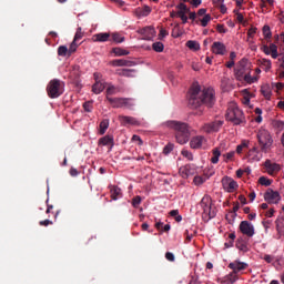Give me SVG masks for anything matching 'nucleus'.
Instances as JSON below:
<instances>
[{"mask_svg":"<svg viewBox=\"0 0 284 284\" xmlns=\"http://www.w3.org/2000/svg\"><path fill=\"white\" fill-rule=\"evenodd\" d=\"M165 125L170 130H174L176 142L180 143V145H185V143L190 141V128L185 122L171 120L168 121Z\"/></svg>","mask_w":284,"mask_h":284,"instance_id":"nucleus-2","label":"nucleus"},{"mask_svg":"<svg viewBox=\"0 0 284 284\" xmlns=\"http://www.w3.org/2000/svg\"><path fill=\"white\" fill-rule=\"evenodd\" d=\"M141 201H142V199L139 195L133 197V200H132L133 207H139V205H141Z\"/></svg>","mask_w":284,"mask_h":284,"instance_id":"nucleus-56","label":"nucleus"},{"mask_svg":"<svg viewBox=\"0 0 284 284\" xmlns=\"http://www.w3.org/2000/svg\"><path fill=\"white\" fill-rule=\"evenodd\" d=\"M83 108L85 112H92V102H85Z\"/></svg>","mask_w":284,"mask_h":284,"instance_id":"nucleus-62","label":"nucleus"},{"mask_svg":"<svg viewBox=\"0 0 284 284\" xmlns=\"http://www.w3.org/2000/svg\"><path fill=\"white\" fill-rule=\"evenodd\" d=\"M112 65H114L115 68H123V67L128 65V60H123V59L113 60Z\"/></svg>","mask_w":284,"mask_h":284,"instance_id":"nucleus-46","label":"nucleus"},{"mask_svg":"<svg viewBox=\"0 0 284 284\" xmlns=\"http://www.w3.org/2000/svg\"><path fill=\"white\" fill-rule=\"evenodd\" d=\"M112 41L115 43H123L125 41V37H123L121 33H112Z\"/></svg>","mask_w":284,"mask_h":284,"instance_id":"nucleus-41","label":"nucleus"},{"mask_svg":"<svg viewBox=\"0 0 284 284\" xmlns=\"http://www.w3.org/2000/svg\"><path fill=\"white\" fill-rule=\"evenodd\" d=\"M131 141L135 143L136 145H143V140L139 135H133Z\"/></svg>","mask_w":284,"mask_h":284,"instance_id":"nucleus-52","label":"nucleus"},{"mask_svg":"<svg viewBox=\"0 0 284 284\" xmlns=\"http://www.w3.org/2000/svg\"><path fill=\"white\" fill-rule=\"evenodd\" d=\"M229 267L234 272V274H239V272L247 270V263L241 262L240 260H235L229 264Z\"/></svg>","mask_w":284,"mask_h":284,"instance_id":"nucleus-16","label":"nucleus"},{"mask_svg":"<svg viewBox=\"0 0 284 284\" xmlns=\"http://www.w3.org/2000/svg\"><path fill=\"white\" fill-rule=\"evenodd\" d=\"M236 152L230 151L227 153L222 154V158L224 159V163H230V161H234Z\"/></svg>","mask_w":284,"mask_h":284,"instance_id":"nucleus-37","label":"nucleus"},{"mask_svg":"<svg viewBox=\"0 0 284 284\" xmlns=\"http://www.w3.org/2000/svg\"><path fill=\"white\" fill-rule=\"evenodd\" d=\"M276 229L278 234L284 235V217H280L276 220Z\"/></svg>","mask_w":284,"mask_h":284,"instance_id":"nucleus-38","label":"nucleus"},{"mask_svg":"<svg viewBox=\"0 0 284 284\" xmlns=\"http://www.w3.org/2000/svg\"><path fill=\"white\" fill-rule=\"evenodd\" d=\"M178 17L181 18L182 23H187V14L190 12V8L185 3H180L176 6Z\"/></svg>","mask_w":284,"mask_h":284,"instance_id":"nucleus-15","label":"nucleus"},{"mask_svg":"<svg viewBox=\"0 0 284 284\" xmlns=\"http://www.w3.org/2000/svg\"><path fill=\"white\" fill-rule=\"evenodd\" d=\"M139 17H148L150 12H152V8H150L149 6H144L142 9H139Z\"/></svg>","mask_w":284,"mask_h":284,"instance_id":"nucleus-44","label":"nucleus"},{"mask_svg":"<svg viewBox=\"0 0 284 284\" xmlns=\"http://www.w3.org/2000/svg\"><path fill=\"white\" fill-rule=\"evenodd\" d=\"M257 141L261 145L262 152H267L274 143V140L272 139V134H270V131H267L265 129L258 130Z\"/></svg>","mask_w":284,"mask_h":284,"instance_id":"nucleus-4","label":"nucleus"},{"mask_svg":"<svg viewBox=\"0 0 284 284\" xmlns=\"http://www.w3.org/2000/svg\"><path fill=\"white\" fill-rule=\"evenodd\" d=\"M262 95L266 101L272 99V87L270 84H263L261 88Z\"/></svg>","mask_w":284,"mask_h":284,"instance_id":"nucleus-25","label":"nucleus"},{"mask_svg":"<svg viewBox=\"0 0 284 284\" xmlns=\"http://www.w3.org/2000/svg\"><path fill=\"white\" fill-rule=\"evenodd\" d=\"M191 150H205L207 148V139L203 135H195L190 140Z\"/></svg>","mask_w":284,"mask_h":284,"instance_id":"nucleus-7","label":"nucleus"},{"mask_svg":"<svg viewBox=\"0 0 284 284\" xmlns=\"http://www.w3.org/2000/svg\"><path fill=\"white\" fill-rule=\"evenodd\" d=\"M275 210L274 209H270L266 213L265 216H267V219H272V216H274L275 214Z\"/></svg>","mask_w":284,"mask_h":284,"instance_id":"nucleus-63","label":"nucleus"},{"mask_svg":"<svg viewBox=\"0 0 284 284\" xmlns=\"http://www.w3.org/2000/svg\"><path fill=\"white\" fill-rule=\"evenodd\" d=\"M262 51L264 52V54H266L267 57H270V54H272V51L270 50V47L264 45L262 48Z\"/></svg>","mask_w":284,"mask_h":284,"instance_id":"nucleus-64","label":"nucleus"},{"mask_svg":"<svg viewBox=\"0 0 284 284\" xmlns=\"http://www.w3.org/2000/svg\"><path fill=\"white\" fill-rule=\"evenodd\" d=\"M214 101V89L209 88L201 91L200 85H195L191 89V97L189 100L191 108H201L203 104L212 108Z\"/></svg>","mask_w":284,"mask_h":284,"instance_id":"nucleus-1","label":"nucleus"},{"mask_svg":"<svg viewBox=\"0 0 284 284\" xmlns=\"http://www.w3.org/2000/svg\"><path fill=\"white\" fill-rule=\"evenodd\" d=\"M221 88H222V90H224V92L232 90V88L230 87V78L223 77L221 79Z\"/></svg>","mask_w":284,"mask_h":284,"instance_id":"nucleus-31","label":"nucleus"},{"mask_svg":"<svg viewBox=\"0 0 284 284\" xmlns=\"http://www.w3.org/2000/svg\"><path fill=\"white\" fill-rule=\"evenodd\" d=\"M223 128V121L222 120H215L213 122L205 123L202 126V132H205L206 134H212L214 132H219Z\"/></svg>","mask_w":284,"mask_h":284,"instance_id":"nucleus-9","label":"nucleus"},{"mask_svg":"<svg viewBox=\"0 0 284 284\" xmlns=\"http://www.w3.org/2000/svg\"><path fill=\"white\" fill-rule=\"evenodd\" d=\"M211 50L213 54H220L221 57L227 53V48L223 42H213Z\"/></svg>","mask_w":284,"mask_h":284,"instance_id":"nucleus-18","label":"nucleus"},{"mask_svg":"<svg viewBox=\"0 0 284 284\" xmlns=\"http://www.w3.org/2000/svg\"><path fill=\"white\" fill-rule=\"evenodd\" d=\"M225 150H227V146L225 145V143L222 142L219 146L214 148L211 151V163H213V165H216V163H219V159H221V154H223Z\"/></svg>","mask_w":284,"mask_h":284,"instance_id":"nucleus-13","label":"nucleus"},{"mask_svg":"<svg viewBox=\"0 0 284 284\" xmlns=\"http://www.w3.org/2000/svg\"><path fill=\"white\" fill-rule=\"evenodd\" d=\"M200 21H201L202 28H206L207 23L212 21V16L205 14Z\"/></svg>","mask_w":284,"mask_h":284,"instance_id":"nucleus-48","label":"nucleus"},{"mask_svg":"<svg viewBox=\"0 0 284 284\" xmlns=\"http://www.w3.org/2000/svg\"><path fill=\"white\" fill-rule=\"evenodd\" d=\"M99 145H109V150H112L114 148V138L112 135H105L99 140Z\"/></svg>","mask_w":284,"mask_h":284,"instance_id":"nucleus-23","label":"nucleus"},{"mask_svg":"<svg viewBox=\"0 0 284 284\" xmlns=\"http://www.w3.org/2000/svg\"><path fill=\"white\" fill-rule=\"evenodd\" d=\"M241 94H242L243 99H252V93H250L248 89L242 90Z\"/></svg>","mask_w":284,"mask_h":284,"instance_id":"nucleus-58","label":"nucleus"},{"mask_svg":"<svg viewBox=\"0 0 284 284\" xmlns=\"http://www.w3.org/2000/svg\"><path fill=\"white\" fill-rule=\"evenodd\" d=\"M233 12L235 14L236 21H239V23H243L245 26V17L243 16V13H241V10L234 9Z\"/></svg>","mask_w":284,"mask_h":284,"instance_id":"nucleus-36","label":"nucleus"},{"mask_svg":"<svg viewBox=\"0 0 284 284\" xmlns=\"http://www.w3.org/2000/svg\"><path fill=\"white\" fill-rule=\"evenodd\" d=\"M81 39H83V31L81 29V27H79L77 29L75 36L73 38L74 41H81Z\"/></svg>","mask_w":284,"mask_h":284,"instance_id":"nucleus-51","label":"nucleus"},{"mask_svg":"<svg viewBox=\"0 0 284 284\" xmlns=\"http://www.w3.org/2000/svg\"><path fill=\"white\" fill-rule=\"evenodd\" d=\"M260 63L262 65V68H264L265 72H270V70H272V61L267 60V59H262L260 60Z\"/></svg>","mask_w":284,"mask_h":284,"instance_id":"nucleus-33","label":"nucleus"},{"mask_svg":"<svg viewBox=\"0 0 284 284\" xmlns=\"http://www.w3.org/2000/svg\"><path fill=\"white\" fill-rule=\"evenodd\" d=\"M78 48H79V44H77V41L73 40L69 47V57H72V54L77 52Z\"/></svg>","mask_w":284,"mask_h":284,"instance_id":"nucleus-47","label":"nucleus"},{"mask_svg":"<svg viewBox=\"0 0 284 284\" xmlns=\"http://www.w3.org/2000/svg\"><path fill=\"white\" fill-rule=\"evenodd\" d=\"M165 258H166V261H170L171 263H174L175 257H174L172 252H166L165 253Z\"/></svg>","mask_w":284,"mask_h":284,"instance_id":"nucleus-61","label":"nucleus"},{"mask_svg":"<svg viewBox=\"0 0 284 284\" xmlns=\"http://www.w3.org/2000/svg\"><path fill=\"white\" fill-rule=\"evenodd\" d=\"M91 41H93V43H105V41H110V33H95L92 36Z\"/></svg>","mask_w":284,"mask_h":284,"instance_id":"nucleus-20","label":"nucleus"},{"mask_svg":"<svg viewBox=\"0 0 284 284\" xmlns=\"http://www.w3.org/2000/svg\"><path fill=\"white\" fill-rule=\"evenodd\" d=\"M120 122L124 125H141V121H139L136 118L128 116V115H121Z\"/></svg>","mask_w":284,"mask_h":284,"instance_id":"nucleus-22","label":"nucleus"},{"mask_svg":"<svg viewBox=\"0 0 284 284\" xmlns=\"http://www.w3.org/2000/svg\"><path fill=\"white\" fill-rule=\"evenodd\" d=\"M258 183H260V185H263L264 187H270V185H272V180H270L266 176H261L258 179Z\"/></svg>","mask_w":284,"mask_h":284,"instance_id":"nucleus-40","label":"nucleus"},{"mask_svg":"<svg viewBox=\"0 0 284 284\" xmlns=\"http://www.w3.org/2000/svg\"><path fill=\"white\" fill-rule=\"evenodd\" d=\"M239 230L242 234H244V236H248L250 239H252V236L255 234L254 224L247 221H242Z\"/></svg>","mask_w":284,"mask_h":284,"instance_id":"nucleus-11","label":"nucleus"},{"mask_svg":"<svg viewBox=\"0 0 284 284\" xmlns=\"http://www.w3.org/2000/svg\"><path fill=\"white\" fill-rule=\"evenodd\" d=\"M58 55L59 57H70V50L65 45H60L58 48Z\"/></svg>","mask_w":284,"mask_h":284,"instance_id":"nucleus-35","label":"nucleus"},{"mask_svg":"<svg viewBox=\"0 0 284 284\" xmlns=\"http://www.w3.org/2000/svg\"><path fill=\"white\" fill-rule=\"evenodd\" d=\"M152 49L154 50V52H163V50H165V45L163 44V42H154L152 44Z\"/></svg>","mask_w":284,"mask_h":284,"instance_id":"nucleus-42","label":"nucleus"},{"mask_svg":"<svg viewBox=\"0 0 284 284\" xmlns=\"http://www.w3.org/2000/svg\"><path fill=\"white\" fill-rule=\"evenodd\" d=\"M268 49L271 50L272 59H278V47H276V44L272 43V44H270Z\"/></svg>","mask_w":284,"mask_h":284,"instance_id":"nucleus-39","label":"nucleus"},{"mask_svg":"<svg viewBox=\"0 0 284 284\" xmlns=\"http://www.w3.org/2000/svg\"><path fill=\"white\" fill-rule=\"evenodd\" d=\"M256 27H251L247 31V37H248V40L250 39H254V34H256Z\"/></svg>","mask_w":284,"mask_h":284,"instance_id":"nucleus-54","label":"nucleus"},{"mask_svg":"<svg viewBox=\"0 0 284 284\" xmlns=\"http://www.w3.org/2000/svg\"><path fill=\"white\" fill-rule=\"evenodd\" d=\"M105 90V82L104 81H97L92 87V92L94 94H101Z\"/></svg>","mask_w":284,"mask_h":284,"instance_id":"nucleus-26","label":"nucleus"},{"mask_svg":"<svg viewBox=\"0 0 284 284\" xmlns=\"http://www.w3.org/2000/svg\"><path fill=\"white\" fill-rule=\"evenodd\" d=\"M247 156L248 161H251L252 163L258 162L263 159V154H261V151H258V149L256 148L250 150Z\"/></svg>","mask_w":284,"mask_h":284,"instance_id":"nucleus-21","label":"nucleus"},{"mask_svg":"<svg viewBox=\"0 0 284 284\" xmlns=\"http://www.w3.org/2000/svg\"><path fill=\"white\" fill-rule=\"evenodd\" d=\"M116 74H119V77H134L136 71L134 69H118Z\"/></svg>","mask_w":284,"mask_h":284,"instance_id":"nucleus-28","label":"nucleus"},{"mask_svg":"<svg viewBox=\"0 0 284 284\" xmlns=\"http://www.w3.org/2000/svg\"><path fill=\"white\" fill-rule=\"evenodd\" d=\"M109 128H110V120H102L100 122V134L101 135L105 134Z\"/></svg>","mask_w":284,"mask_h":284,"instance_id":"nucleus-32","label":"nucleus"},{"mask_svg":"<svg viewBox=\"0 0 284 284\" xmlns=\"http://www.w3.org/2000/svg\"><path fill=\"white\" fill-rule=\"evenodd\" d=\"M64 87L65 85L63 84V82H61V80H51L47 87L48 97H50V99H59V95L63 94Z\"/></svg>","mask_w":284,"mask_h":284,"instance_id":"nucleus-6","label":"nucleus"},{"mask_svg":"<svg viewBox=\"0 0 284 284\" xmlns=\"http://www.w3.org/2000/svg\"><path fill=\"white\" fill-rule=\"evenodd\" d=\"M123 196V193L121 192V187L119 186H111V199L113 201H119Z\"/></svg>","mask_w":284,"mask_h":284,"instance_id":"nucleus-27","label":"nucleus"},{"mask_svg":"<svg viewBox=\"0 0 284 284\" xmlns=\"http://www.w3.org/2000/svg\"><path fill=\"white\" fill-rule=\"evenodd\" d=\"M264 201H266V203H271L272 205H277V203H281V193L272 189H267V191L264 193Z\"/></svg>","mask_w":284,"mask_h":284,"instance_id":"nucleus-10","label":"nucleus"},{"mask_svg":"<svg viewBox=\"0 0 284 284\" xmlns=\"http://www.w3.org/2000/svg\"><path fill=\"white\" fill-rule=\"evenodd\" d=\"M172 150H174V144L169 143L164 146L163 149V154H170V152H172Z\"/></svg>","mask_w":284,"mask_h":284,"instance_id":"nucleus-53","label":"nucleus"},{"mask_svg":"<svg viewBox=\"0 0 284 284\" xmlns=\"http://www.w3.org/2000/svg\"><path fill=\"white\" fill-rule=\"evenodd\" d=\"M225 118L234 125H241V123H243V111L239 109V105L235 102H231L229 104Z\"/></svg>","mask_w":284,"mask_h":284,"instance_id":"nucleus-3","label":"nucleus"},{"mask_svg":"<svg viewBox=\"0 0 284 284\" xmlns=\"http://www.w3.org/2000/svg\"><path fill=\"white\" fill-rule=\"evenodd\" d=\"M263 36L265 39H272V30L270 29V26L263 27Z\"/></svg>","mask_w":284,"mask_h":284,"instance_id":"nucleus-49","label":"nucleus"},{"mask_svg":"<svg viewBox=\"0 0 284 284\" xmlns=\"http://www.w3.org/2000/svg\"><path fill=\"white\" fill-rule=\"evenodd\" d=\"M200 207V212H202L203 219H214L216 216V213L212 211V197L209 195H204L197 205Z\"/></svg>","mask_w":284,"mask_h":284,"instance_id":"nucleus-5","label":"nucleus"},{"mask_svg":"<svg viewBox=\"0 0 284 284\" xmlns=\"http://www.w3.org/2000/svg\"><path fill=\"white\" fill-rule=\"evenodd\" d=\"M114 92H116V88H114V85H109L106 88V97H109L110 94H114Z\"/></svg>","mask_w":284,"mask_h":284,"instance_id":"nucleus-60","label":"nucleus"},{"mask_svg":"<svg viewBox=\"0 0 284 284\" xmlns=\"http://www.w3.org/2000/svg\"><path fill=\"white\" fill-rule=\"evenodd\" d=\"M179 174L180 176H182V179H190V176L194 174V166H192L191 164L181 166L179 170Z\"/></svg>","mask_w":284,"mask_h":284,"instance_id":"nucleus-19","label":"nucleus"},{"mask_svg":"<svg viewBox=\"0 0 284 284\" xmlns=\"http://www.w3.org/2000/svg\"><path fill=\"white\" fill-rule=\"evenodd\" d=\"M182 156H184V159H187V161H194V154H192L191 151H189L187 149H183L181 151Z\"/></svg>","mask_w":284,"mask_h":284,"instance_id":"nucleus-43","label":"nucleus"},{"mask_svg":"<svg viewBox=\"0 0 284 284\" xmlns=\"http://www.w3.org/2000/svg\"><path fill=\"white\" fill-rule=\"evenodd\" d=\"M139 33L142 34L146 41H150L156 37V30L153 27L140 29Z\"/></svg>","mask_w":284,"mask_h":284,"instance_id":"nucleus-17","label":"nucleus"},{"mask_svg":"<svg viewBox=\"0 0 284 284\" xmlns=\"http://www.w3.org/2000/svg\"><path fill=\"white\" fill-rule=\"evenodd\" d=\"M207 181V178H203L201 175H195L193 179L194 185H203Z\"/></svg>","mask_w":284,"mask_h":284,"instance_id":"nucleus-45","label":"nucleus"},{"mask_svg":"<svg viewBox=\"0 0 284 284\" xmlns=\"http://www.w3.org/2000/svg\"><path fill=\"white\" fill-rule=\"evenodd\" d=\"M264 261L266 263H274V261H276V257L274 255H264Z\"/></svg>","mask_w":284,"mask_h":284,"instance_id":"nucleus-59","label":"nucleus"},{"mask_svg":"<svg viewBox=\"0 0 284 284\" xmlns=\"http://www.w3.org/2000/svg\"><path fill=\"white\" fill-rule=\"evenodd\" d=\"M113 54H115V57H128V54H130V51L122 49V48H113L112 49Z\"/></svg>","mask_w":284,"mask_h":284,"instance_id":"nucleus-30","label":"nucleus"},{"mask_svg":"<svg viewBox=\"0 0 284 284\" xmlns=\"http://www.w3.org/2000/svg\"><path fill=\"white\" fill-rule=\"evenodd\" d=\"M123 100L125 101L123 103V108H132V105H134V102L132 101V99L123 98Z\"/></svg>","mask_w":284,"mask_h":284,"instance_id":"nucleus-57","label":"nucleus"},{"mask_svg":"<svg viewBox=\"0 0 284 284\" xmlns=\"http://www.w3.org/2000/svg\"><path fill=\"white\" fill-rule=\"evenodd\" d=\"M170 216H174L178 223H181V221H183V216L179 215V210H172L170 212Z\"/></svg>","mask_w":284,"mask_h":284,"instance_id":"nucleus-50","label":"nucleus"},{"mask_svg":"<svg viewBox=\"0 0 284 284\" xmlns=\"http://www.w3.org/2000/svg\"><path fill=\"white\" fill-rule=\"evenodd\" d=\"M243 81L248 85H252V83H256V81H258V77H252L250 73H246Z\"/></svg>","mask_w":284,"mask_h":284,"instance_id":"nucleus-34","label":"nucleus"},{"mask_svg":"<svg viewBox=\"0 0 284 284\" xmlns=\"http://www.w3.org/2000/svg\"><path fill=\"white\" fill-rule=\"evenodd\" d=\"M264 168L270 174V176H274V174H277V172H281V164L273 162L272 160H266L264 162Z\"/></svg>","mask_w":284,"mask_h":284,"instance_id":"nucleus-14","label":"nucleus"},{"mask_svg":"<svg viewBox=\"0 0 284 284\" xmlns=\"http://www.w3.org/2000/svg\"><path fill=\"white\" fill-rule=\"evenodd\" d=\"M186 48H189V50H192L193 52H199V50H201V43H199V41L196 40H189L186 42Z\"/></svg>","mask_w":284,"mask_h":284,"instance_id":"nucleus-29","label":"nucleus"},{"mask_svg":"<svg viewBox=\"0 0 284 284\" xmlns=\"http://www.w3.org/2000/svg\"><path fill=\"white\" fill-rule=\"evenodd\" d=\"M168 34H170L169 32H168V30H165V29H160V33H159V39H160V41H163V39H165V37H168Z\"/></svg>","mask_w":284,"mask_h":284,"instance_id":"nucleus-55","label":"nucleus"},{"mask_svg":"<svg viewBox=\"0 0 284 284\" xmlns=\"http://www.w3.org/2000/svg\"><path fill=\"white\" fill-rule=\"evenodd\" d=\"M247 72V60L243 59L239 62L236 68L234 69V77L236 81L243 82V78Z\"/></svg>","mask_w":284,"mask_h":284,"instance_id":"nucleus-8","label":"nucleus"},{"mask_svg":"<svg viewBox=\"0 0 284 284\" xmlns=\"http://www.w3.org/2000/svg\"><path fill=\"white\" fill-rule=\"evenodd\" d=\"M222 186H223V190H225V192L232 193V192H236V190L239 189V183H236L234 179L230 176H225L222 179Z\"/></svg>","mask_w":284,"mask_h":284,"instance_id":"nucleus-12","label":"nucleus"},{"mask_svg":"<svg viewBox=\"0 0 284 284\" xmlns=\"http://www.w3.org/2000/svg\"><path fill=\"white\" fill-rule=\"evenodd\" d=\"M106 99L113 108H123V104L125 103V100L123 98L106 97Z\"/></svg>","mask_w":284,"mask_h":284,"instance_id":"nucleus-24","label":"nucleus"}]
</instances>
